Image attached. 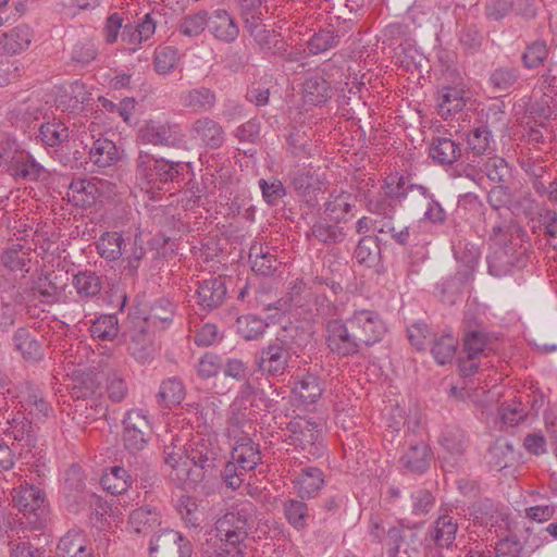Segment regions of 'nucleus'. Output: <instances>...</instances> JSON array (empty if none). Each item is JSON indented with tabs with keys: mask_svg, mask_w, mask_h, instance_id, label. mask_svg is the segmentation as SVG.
I'll return each instance as SVG.
<instances>
[{
	"mask_svg": "<svg viewBox=\"0 0 557 557\" xmlns=\"http://www.w3.org/2000/svg\"><path fill=\"white\" fill-rule=\"evenodd\" d=\"M258 186L261 190L264 202L270 207H275L286 196V188L284 184L276 177L268 180L260 178Z\"/></svg>",
	"mask_w": 557,
	"mask_h": 557,
	"instance_id": "obj_61",
	"label": "nucleus"
},
{
	"mask_svg": "<svg viewBox=\"0 0 557 557\" xmlns=\"http://www.w3.org/2000/svg\"><path fill=\"white\" fill-rule=\"evenodd\" d=\"M127 244L126 253L121 257L123 272H125L126 275L134 276L146 255V249L143 247L138 236H135L132 243L131 238H128Z\"/></svg>",
	"mask_w": 557,
	"mask_h": 557,
	"instance_id": "obj_57",
	"label": "nucleus"
},
{
	"mask_svg": "<svg viewBox=\"0 0 557 557\" xmlns=\"http://www.w3.org/2000/svg\"><path fill=\"white\" fill-rule=\"evenodd\" d=\"M128 521L136 533H147L160 525L161 513L157 507L146 505L134 509Z\"/></svg>",
	"mask_w": 557,
	"mask_h": 557,
	"instance_id": "obj_44",
	"label": "nucleus"
},
{
	"mask_svg": "<svg viewBox=\"0 0 557 557\" xmlns=\"http://www.w3.org/2000/svg\"><path fill=\"white\" fill-rule=\"evenodd\" d=\"M416 536L417 535L413 530L403 525H394L388 528L386 536L388 557H400L399 554L401 552L407 554L409 546L408 541L413 540Z\"/></svg>",
	"mask_w": 557,
	"mask_h": 557,
	"instance_id": "obj_49",
	"label": "nucleus"
},
{
	"mask_svg": "<svg viewBox=\"0 0 557 557\" xmlns=\"http://www.w3.org/2000/svg\"><path fill=\"white\" fill-rule=\"evenodd\" d=\"M549 54L545 40H534L527 45L521 54V62L524 69L534 70L544 65Z\"/></svg>",
	"mask_w": 557,
	"mask_h": 557,
	"instance_id": "obj_54",
	"label": "nucleus"
},
{
	"mask_svg": "<svg viewBox=\"0 0 557 557\" xmlns=\"http://www.w3.org/2000/svg\"><path fill=\"white\" fill-rule=\"evenodd\" d=\"M380 255L379 238L362 236L355 249V258L360 264H371Z\"/></svg>",
	"mask_w": 557,
	"mask_h": 557,
	"instance_id": "obj_63",
	"label": "nucleus"
},
{
	"mask_svg": "<svg viewBox=\"0 0 557 557\" xmlns=\"http://www.w3.org/2000/svg\"><path fill=\"white\" fill-rule=\"evenodd\" d=\"M324 332L326 347L339 358L358 355L363 349L355 331L348 325L347 318L345 320H327L324 324Z\"/></svg>",
	"mask_w": 557,
	"mask_h": 557,
	"instance_id": "obj_8",
	"label": "nucleus"
},
{
	"mask_svg": "<svg viewBox=\"0 0 557 557\" xmlns=\"http://www.w3.org/2000/svg\"><path fill=\"white\" fill-rule=\"evenodd\" d=\"M253 523V506L251 503H245L216 521L215 536L223 545L236 548L239 553L238 546L247 537Z\"/></svg>",
	"mask_w": 557,
	"mask_h": 557,
	"instance_id": "obj_4",
	"label": "nucleus"
},
{
	"mask_svg": "<svg viewBox=\"0 0 557 557\" xmlns=\"http://www.w3.org/2000/svg\"><path fill=\"white\" fill-rule=\"evenodd\" d=\"M134 475L125 468L114 466L101 478V485L112 495L125 493L133 483Z\"/></svg>",
	"mask_w": 557,
	"mask_h": 557,
	"instance_id": "obj_47",
	"label": "nucleus"
},
{
	"mask_svg": "<svg viewBox=\"0 0 557 557\" xmlns=\"http://www.w3.org/2000/svg\"><path fill=\"white\" fill-rule=\"evenodd\" d=\"M343 223L330 222L327 218H320L313 223L307 237H313L324 245H336L345 240L347 231Z\"/></svg>",
	"mask_w": 557,
	"mask_h": 557,
	"instance_id": "obj_29",
	"label": "nucleus"
},
{
	"mask_svg": "<svg viewBox=\"0 0 557 557\" xmlns=\"http://www.w3.org/2000/svg\"><path fill=\"white\" fill-rule=\"evenodd\" d=\"M433 453L428 444L419 442L410 444L399 459L401 468L411 474H423L430 468Z\"/></svg>",
	"mask_w": 557,
	"mask_h": 557,
	"instance_id": "obj_23",
	"label": "nucleus"
},
{
	"mask_svg": "<svg viewBox=\"0 0 557 557\" xmlns=\"http://www.w3.org/2000/svg\"><path fill=\"white\" fill-rule=\"evenodd\" d=\"M13 343L15 349L28 361H37L42 357L40 343L27 329H18L13 336Z\"/></svg>",
	"mask_w": 557,
	"mask_h": 557,
	"instance_id": "obj_50",
	"label": "nucleus"
},
{
	"mask_svg": "<svg viewBox=\"0 0 557 557\" xmlns=\"http://www.w3.org/2000/svg\"><path fill=\"white\" fill-rule=\"evenodd\" d=\"M352 208V198L349 193L333 191L324 203V218H327L330 222L346 223Z\"/></svg>",
	"mask_w": 557,
	"mask_h": 557,
	"instance_id": "obj_35",
	"label": "nucleus"
},
{
	"mask_svg": "<svg viewBox=\"0 0 557 557\" xmlns=\"http://www.w3.org/2000/svg\"><path fill=\"white\" fill-rule=\"evenodd\" d=\"M290 183L298 196L305 198L307 202L313 200L317 191L321 189L319 177L305 169H298L289 174Z\"/></svg>",
	"mask_w": 557,
	"mask_h": 557,
	"instance_id": "obj_41",
	"label": "nucleus"
},
{
	"mask_svg": "<svg viewBox=\"0 0 557 557\" xmlns=\"http://www.w3.org/2000/svg\"><path fill=\"white\" fill-rule=\"evenodd\" d=\"M191 542L178 531L165 529L149 543L150 557H191Z\"/></svg>",
	"mask_w": 557,
	"mask_h": 557,
	"instance_id": "obj_14",
	"label": "nucleus"
},
{
	"mask_svg": "<svg viewBox=\"0 0 557 557\" xmlns=\"http://www.w3.org/2000/svg\"><path fill=\"white\" fill-rule=\"evenodd\" d=\"M236 334L245 341H258L263 337L268 323L255 314H245L237 318Z\"/></svg>",
	"mask_w": 557,
	"mask_h": 557,
	"instance_id": "obj_48",
	"label": "nucleus"
},
{
	"mask_svg": "<svg viewBox=\"0 0 557 557\" xmlns=\"http://www.w3.org/2000/svg\"><path fill=\"white\" fill-rule=\"evenodd\" d=\"M185 396L183 383L176 377H169L164 380L158 393V397L166 407L180 405Z\"/></svg>",
	"mask_w": 557,
	"mask_h": 557,
	"instance_id": "obj_60",
	"label": "nucleus"
},
{
	"mask_svg": "<svg viewBox=\"0 0 557 557\" xmlns=\"http://www.w3.org/2000/svg\"><path fill=\"white\" fill-rule=\"evenodd\" d=\"M282 510L288 524L297 531L307 529L312 518L308 505L301 498L285 499L282 504Z\"/></svg>",
	"mask_w": 557,
	"mask_h": 557,
	"instance_id": "obj_39",
	"label": "nucleus"
},
{
	"mask_svg": "<svg viewBox=\"0 0 557 557\" xmlns=\"http://www.w3.org/2000/svg\"><path fill=\"white\" fill-rule=\"evenodd\" d=\"M523 233L506 222L492 226L490 238L492 251L487 256L488 271L496 277L508 274L512 268H523L527 264L528 248L522 245Z\"/></svg>",
	"mask_w": 557,
	"mask_h": 557,
	"instance_id": "obj_1",
	"label": "nucleus"
},
{
	"mask_svg": "<svg viewBox=\"0 0 557 557\" xmlns=\"http://www.w3.org/2000/svg\"><path fill=\"white\" fill-rule=\"evenodd\" d=\"M21 407L36 419L48 417L51 406L45 399L38 386L32 383H24L17 395Z\"/></svg>",
	"mask_w": 557,
	"mask_h": 557,
	"instance_id": "obj_25",
	"label": "nucleus"
},
{
	"mask_svg": "<svg viewBox=\"0 0 557 557\" xmlns=\"http://www.w3.org/2000/svg\"><path fill=\"white\" fill-rule=\"evenodd\" d=\"M209 25V14L201 10L194 14L186 15L182 18L178 30L186 37H198Z\"/></svg>",
	"mask_w": 557,
	"mask_h": 557,
	"instance_id": "obj_59",
	"label": "nucleus"
},
{
	"mask_svg": "<svg viewBox=\"0 0 557 557\" xmlns=\"http://www.w3.org/2000/svg\"><path fill=\"white\" fill-rule=\"evenodd\" d=\"M294 486L301 499H310L318 495L324 484V474L317 467H308L293 480Z\"/></svg>",
	"mask_w": 557,
	"mask_h": 557,
	"instance_id": "obj_28",
	"label": "nucleus"
},
{
	"mask_svg": "<svg viewBox=\"0 0 557 557\" xmlns=\"http://www.w3.org/2000/svg\"><path fill=\"white\" fill-rule=\"evenodd\" d=\"M67 198L76 206L90 207L98 197V188L95 183L85 180H73L69 185Z\"/></svg>",
	"mask_w": 557,
	"mask_h": 557,
	"instance_id": "obj_45",
	"label": "nucleus"
},
{
	"mask_svg": "<svg viewBox=\"0 0 557 557\" xmlns=\"http://www.w3.org/2000/svg\"><path fill=\"white\" fill-rule=\"evenodd\" d=\"M323 389L322 380L313 373H307L295 383L293 393L301 404L312 405L319 400Z\"/></svg>",
	"mask_w": 557,
	"mask_h": 557,
	"instance_id": "obj_37",
	"label": "nucleus"
},
{
	"mask_svg": "<svg viewBox=\"0 0 557 557\" xmlns=\"http://www.w3.org/2000/svg\"><path fill=\"white\" fill-rule=\"evenodd\" d=\"M441 447L450 458L457 461L465 453L467 447V435L463 430L457 425H447L442 430L438 438Z\"/></svg>",
	"mask_w": 557,
	"mask_h": 557,
	"instance_id": "obj_34",
	"label": "nucleus"
},
{
	"mask_svg": "<svg viewBox=\"0 0 557 557\" xmlns=\"http://www.w3.org/2000/svg\"><path fill=\"white\" fill-rule=\"evenodd\" d=\"M124 447L132 454L141 451L148 445L151 436V426L143 410H129L123 419Z\"/></svg>",
	"mask_w": 557,
	"mask_h": 557,
	"instance_id": "obj_13",
	"label": "nucleus"
},
{
	"mask_svg": "<svg viewBox=\"0 0 557 557\" xmlns=\"http://www.w3.org/2000/svg\"><path fill=\"white\" fill-rule=\"evenodd\" d=\"M72 285L81 299H95L101 293L102 280L96 272L85 270L73 276Z\"/></svg>",
	"mask_w": 557,
	"mask_h": 557,
	"instance_id": "obj_42",
	"label": "nucleus"
},
{
	"mask_svg": "<svg viewBox=\"0 0 557 557\" xmlns=\"http://www.w3.org/2000/svg\"><path fill=\"white\" fill-rule=\"evenodd\" d=\"M393 218L376 219L373 223V231L379 234H388L393 240L401 246H406L410 239L408 226L397 230L393 223Z\"/></svg>",
	"mask_w": 557,
	"mask_h": 557,
	"instance_id": "obj_64",
	"label": "nucleus"
},
{
	"mask_svg": "<svg viewBox=\"0 0 557 557\" xmlns=\"http://www.w3.org/2000/svg\"><path fill=\"white\" fill-rule=\"evenodd\" d=\"M180 104L193 113H207L216 104V94L206 86H196L180 92Z\"/></svg>",
	"mask_w": 557,
	"mask_h": 557,
	"instance_id": "obj_20",
	"label": "nucleus"
},
{
	"mask_svg": "<svg viewBox=\"0 0 557 557\" xmlns=\"http://www.w3.org/2000/svg\"><path fill=\"white\" fill-rule=\"evenodd\" d=\"M99 48L94 39L78 40L72 48L71 62L75 65L86 66L98 57Z\"/></svg>",
	"mask_w": 557,
	"mask_h": 557,
	"instance_id": "obj_58",
	"label": "nucleus"
},
{
	"mask_svg": "<svg viewBox=\"0 0 557 557\" xmlns=\"http://www.w3.org/2000/svg\"><path fill=\"white\" fill-rule=\"evenodd\" d=\"M18 454L22 458L26 459L29 462V459H35L38 462L36 466L39 467V463H44V459L46 456L45 444L40 443L37 430L34 429L22 443L17 446Z\"/></svg>",
	"mask_w": 557,
	"mask_h": 557,
	"instance_id": "obj_56",
	"label": "nucleus"
},
{
	"mask_svg": "<svg viewBox=\"0 0 557 557\" xmlns=\"http://www.w3.org/2000/svg\"><path fill=\"white\" fill-rule=\"evenodd\" d=\"M34 38L32 28L20 24L0 36V54H18L25 51Z\"/></svg>",
	"mask_w": 557,
	"mask_h": 557,
	"instance_id": "obj_26",
	"label": "nucleus"
},
{
	"mask_svg": "<svg viewBox=\"0 0 557 557\" xmlns=\"http://www.w3.org/2000/svg\"><path fill=\"white\" fill-rule=\"evenodd\" d=\"M0 168L15 180L36 181L45 171L30 153L18 149L14 139L0 135Z\"/></svg>",
	"mask_w": 557,
	"mask_h": 557,
	"instance_id": "obj_3",
	"label": "nucleus"
},
{
	"mask_svg": "<svg viewBox=\"0 0 557 557\" xmlns=\"http://www.w3.org/2000/svg\"><path fill=\"white\" fill-rule=\"evenodd\" d=\"M330 83L319 74L308 76L304 83V100L307 103L319 106L331 97Z\"/></svg>",
	"mask_w": 557,
	"mask_h": 557,
	"instance_id": "obj_43",
	"label": "nucleus"
},
{
	"mask_svg": "<svg viewBox=\"0 0 557 557\" xmlns=\"http://www.w3.org/2000/svg\"><path fill=\"white\" fill-rule=\"evenodd\" d=\"M249 259L253 272L268 276L276 270V258L264 250L261 245H253L250 248Z\"/></svg>",
	"mask_w": 557,
	"mask_h": 557,
	"instance_id": "obj_55",
	"label": "nucleus"
},
{
	"mask_svg": "<svg viewBox=\"0 0 557 557\" xmlns=\"http://www.w3.org/2000/svg\"><path fill=\"white\" fill-rule=\"evenodd\" d=\"M119 158L115 144L108 138L96 139L89 149V159L99 169L112 166Z\"/></svg>",
	"mask_w": 557,
	"mask_h": 557,
	"instance_id": "obj_40",
	"label": "nucleus"
},
{
	"mask_svg": "<svg viewBox=\"0 0 557 557\" xmlns=\"http://www.w3.org/2000/svg\"><path fill=\"white\" fill-rule=\"evenodd\" d=\"M190 138L208 149H220L226 139L223 126L209 116L196 119L189 128Z\"/></svg>",
	"mask_w": 557,
	"mask_h": 557,
	"instance_id": "obj_16",
	"label": "nucleus"
},
{
	"mask_svg": "<svg viewBox=\"0 0 557 557\" xmlns=\"http://www.w3.org/2000/svg\"><path fill=\"white\" fill-rule=\"evenodd\" d=\"M226 294L224 278L216 276L199 282L195 297L200 310L209 312L223 305Z\"/></svg>",
	"mask_w": 557,
	"mask_h": 557,
	"instance_id": "obj_17",
	"label": "nucleus"
},
{
	"mask_svg": "<svg viewBox=\"0 0 557 557\" xmlns=\"http://www.w3.org/2000/svg\"><path fill=\"white\" fill-rule=\"evenodd\" d=\"M14 506L27 515L28 523L35 529L45 527L48 520V503L45 492L35 485L22 484L12 491Z\"/></svg>",
	"mask_w": 557,
	"mask_h": 557,
	"instance_id": "obj_5",
	"label": "nucleus"
},
{
	"mask_svg": "<svg viewBox=\"0 0 557 557\" xmlns=\"http://www.w3.org/2000/svg\"><path fill=\"white\" fill-rule=\"evenodd\" d=\"M180 60L178 50L172 46L160 47L154 52V70L160 75L171 73Z\"/></svg>",
	"mask_w": 557,
	"mask_h": 557,
	"instance_id": "obj_62",
	"label": "nucleus"
},
{
	"mask_svg": "<svg viewBox=\"0 0 557 557\" xmlns=\"http://www.w3.org/2000/svg\"><path fill=\"white\" fill-rule=\"evenodd\" d=\"M466 90L461 86H444L437 96L440 114L442 117L460 112L467 102Z\"/></svg>",
	"mask_w": 557,
	"mask_h": 557,
	"instance_id": "obj_33",
	"label": "nucleus"
},
{
	"mask_svg": "<svg viewBox=\"0 0 557 557\" xmlns=\"http://www.w3.org/2000/svg\"><path fill=\"white\" fill-rule=\"evenodd\" d=\"M220 455L221 448L215 440L199 438L193 442L186 450V456L200 472L188 471V475L195 474L191 480L198 482L211 475L218 467Z\"/></svg>",
	"mask_w": 557,
	"mask_h": 557,
	"instance_id": "obj_11",
	"label": "nucleus"
},
{
	"mask_svg": "<svg viewBox=\"0 0 557 557\" xmlns=\"http://www.w3.org/2000/svg\"><path fill=\"white\" fill-rule=\"evenodd\" d=\"M520 79V70L511 65L495 67L488 77L490 86L498 91L509 94Z\"/></svg>",
	"mask_w": 557,
	"mask_h": 557,
	"instance_id": "obj_46",
	"label": "nucleus"
},
{
	"mask_svg": "<svg viewBox=\"0 0 557 557\" xmlns=\"http://www.w3.org/2000/svg\"><path fill=\"white\" fill-rule=\"evenodd\" d=\"M492 336L483 329L466 330L462 338V350L468 358L486 357L492 350Z\"/></svg>",
	"mask_w": 557,
	"mask_h": 557,
	"instance_id": "obj_32",
	"label": "nucleus"
},
{
	"mask_svg": "<svg viewBox=\"0 0 557 557\" xmlns=\"http://www.w3.org/2000/svg\"><path fill=\"white\" fill-rule=\"evenodd\" d=\"M348 319V325L363 348L381 342L386 333V324L379 312L370 309L355 310Z\"/></svg>",
	"mask_w": 557,
	"mask_h": 557,
	"instance_id": "obj_10",
	"label": "nucleus"
},
{
	"mask_svg": "<svg viewBox=\"0 0 557 557\" xmlns=\"http://www.w3.org/2000/svg\"><path fill=\"white\" fill-rule=\"evenodd\" d=\"M208 29L219 41L234 42L239 35V26L234 16L224 9H216L209 14Z\"/></svg>",
	"mask_w": 557,
	"mask_h": 557,
	"instance_id": "obj_21",
	"label": "nucleus"
},
{
	"mask_svg": "<svg viewBox=\"0 0 557 557\" xmlns=\"http://www.w3.org/2000/svg\"><path fill=\"white\" fill-rule=\"evenodd\" d=\"M228 434L234 440L232 459L236 461L244 471H252L262 459L259 445L256 444L248 434L242 433L232 436L231 430H228Z\"/></svg>",
	"mask_w": 557,
	"mask_h": 557,
	"instance_id": "obj_19",
	"label": "nucleus"
},
{
	"mask_svg": "<svg viewBox=\"0 0 557 557\" xmlns=\"http://www.w3.org/2000/svg\"><path fill=\"white\" fill-rule=\"evenodd\" d=\"M250 36L253 38L259 49L267 54L283 57L287 52V44L274 30L256 26L251 28Z\"/></svg>",
	"mask_w": 557,
	"mask_h": 557,
	"instance_id": "obj_38",
	"label": "nucleus"
},
{
	"mask_svg": "<svg viewBox=\"0 0 557 557\" xmlns=\"http://www.w3.org/2000/svg\"><path fill=\"white\" fill-rule=\"evenodd\" d=\"M292 346L282 337L263 346L255 357L258 372L267 377H277L285 374L289 367Z\"/></svg>",
	"mask_w": 557,
	"mask_h": 557,
	"instance_id": "obj_7",
	"label": "nucleus"
},
{
	"mask_svg": "<svg viewBox=\"0 0 557 557\" xmlns=\"http://www.w3.org/2000/svg\"><path fill=\"white\" fill-rule=\"evenodd\" d=\"M89 332L94 339L113 342L120 332L119 319L115 314H102L92 321Z\"/></svg>",
	"mask_w": 557,
	"mask_h": 557,
	"instance_id": "obj_52",
	"label": "nucleus"
},
{
	"mask_svg": "<svg viewBox=\"0 0 557 557\" xmlns=\"http://www.w3.org/2000/svg\"><path fill=\"white\" fill-rule=\"evenodd\" d=\"M36 138L46 148L59 147L69 141L70 129L61 120H48L39 125Z\"/></svg>",
	"mask_w": 557,
	"mask_h": 557,
	"instance_id": "obj_31",
	"label": "nucleus"
},
{
	"mask_svg": "<svg viewBox=\"0 0 557 557\" xmlns=\"http://www.w3.org/2000/svg\"><path fill=\"white\" fill-rule=\"evenodd\" d=\"M185 165L182 162L168 161L163 158L140 151L137 158V178L147 190H161L169 183L178 182Z\"/></svg>",
	"mask_w": 557,
	"mask_h": 557,
	"instance_id": "obj_2",
	"label": "nucleus"
},
{
	"mask_svg": "<svg viewBox=\"0 0 557 557\" xmlns=\"http://www.w3.org/2000/svg\"><path fill=\"white\" fill-rule=\"evenodd\" d=\"M461 145L449 137H434L429 146V157L438 165H453L461 158Z\"/></svg>",
	"mask_w": 557,
	"mask_h": 557,
	"instance_id": "obj_27",
	"label": "nucleus"
},
{
	"mask_svg": "<svg viewBox=\"0 0 557 557\" xmlns=\"http://www.w3.org/2000/svg\"><path fill=\"white\" fill-rule=\"evenodd\" d=\"M471 163L457 164V176H466L472 181L486 175L494 183H503L509 176V166L504 158L493 152L482 159L470 160Z\"/></svg>",
	"mask_w": 557,
	"mask_h": 557,
	"instance_id": "obj_12",
	"label": "nucleus"
},
{
	"mask_svg": "<svg viewBox=\"0 0 557 557\" xmlns=\"http://www.w3.org/2000/svg\"><path fill=\"white\" fill-rule=\"evenodd\" d=\"M553 137V131L546 123L535 124L527 131V140L529 145L527 148H531L534 152L548 154Z\"/></svg>",
	"mask_w": 557,
	"mask_h": 557,
	"instance_id": "obj_53",
	"label": "nucleus"
},
{
	"mask_svg": "<svg viewBox=\"0 0 557 557\" xmlns=\"http://www.w3.org/2000/svg\"><path fill=\"white\" fill-rule=\"evenodd\" d=\"M518 164L532 185L534 191L543 197L545 184L554 175L553 165L547 153L534 152L531 148H523L518 158Z\"/></svg>",
	"mask_w": 557,
	"mask_h": 557,
	"instance_id": "obj_9",
	"label": "nucleus"
},
{
	"mask_svg": "<svg viewBox=\"0 0 557 557\" xmlns=\"http://www.w3.org/2000/svg\"><path fill=\"white\" fill-rule=\"evenodd\" d=\"M156 32V21L147 13L137 24H125L121 32V40L128 45L123 49L126 54H134L141 44L147 41Z\"/></svg>",
	"mask_w": 557,
	"mask_h": 557,
	"instance_id": "obj_18",
	"label": "nucleus"
},
{
	"mask_svg": "<svg viewBox=\"0 0 557 557\" xmlns=\"http://www.w3.org/2000/svg\"><path fill=\"white\" fill-rule=\"evenodd\" d=\"M458 531L457 520L449 515L440 516L429 528L425 541L428 557H455L451 555Z\"/></svg>",
	"mask_w": 557,
	"mask_h": 557,
	"instance_id": "obj_6",
	"label": "nucleus"
},
{
	"mask_svg": "<svg viewBox=\"0 0 557 557\" xmlns=\"http://www.w3.org/2000/svg\"><path fill=\"white\" fill-rule=\"evenodd\" d=\"M403 178H399L398 184L395 188H391L384 194H377L374 196L366 197V207L369 212L381 215L382 219L393 218L395 214V205L393 198H399L404 196L401 191Z\"/></svg>",
	"mask_w": 557,
	"mask_h": 557,
	"instance_id": "obj_30",
	"label": "nucleus"
},
{
	"mask_svg": "<svg viewBox=\"0 0 557 557\" xmlns=\"http://www.w3.org/2000/svg\"><path fill=\"white\" fill-rule=\"evenodd\" d=\"M468 148L465 159L459 164L471 163L470 160L482 159L495 152V140L486 126L471 131L467 138Z\"/></svg>",
	"mask_w": 557,
	"mask_h": 557,
	"instance_id": "obj_24",
	"label": "nucleus"
},
{
	"mask_svg": "<svg viewBox=\"0 0 557 557\" xmlns=\"http://www.w3.org/2000/svg\"><path fill=\"white\" fill-rule=\"evenodd\" d=\"M127 242L122 233L112 231L103 233L96 242L97 252L107 261H115L126 253Z\"/></svg>",
	"mask_w": 557,
	"mask_h": 557,
	"instance_id": "obj_36",
	"label": "nucleus"
},
{
	"mask_svg": "<svg viewBox=\"0 0 557 557\" xmlns=\"http://www.w3.org/2000/svg\"><path fill=\"white\" fill-rule=\"evenodd\" d=\"M137 139L143 144L176 147L182 143L183 135L177 124L149 121L140 127Z\"/></svg>",
	"mask_w": 557,
	"mask_h": 557,
	"instance_id": "obj_15",
	"label": "nucleus"
},
{
	"mask_svg": "<svg viewBox=\"0 0 557 557\" xmlns=\"http://www.w3.org/2000/svg\"><path fill=\"white\" fill-rule=\"evenodd\" d=\"M57 557H94L87 545L86 533L78 527L71 528L60 540L55 549Z\"/></svg>",
	"mask_w": 557,
	"mask_h": 557,
	"instance_id": "obj_22",
	"label": "nucleus"
},
{
	"mask_svg": "<svg viewBox=\"0 0 557 557\" xmlns=\"http://www.w3.org/2000/svg\"><path fill=\"white\" fill-rule=\"evenodd\" d=\"M458 341L451 334L435 335L432 341L431 354L436 363L444 366L449 363L457 350Z\"/></svg>",
	"mask_w": 557,
	"mask_h": 557,
	"instance_id": "obj_51",
	"label": "nucleus"
}]
</instances>
